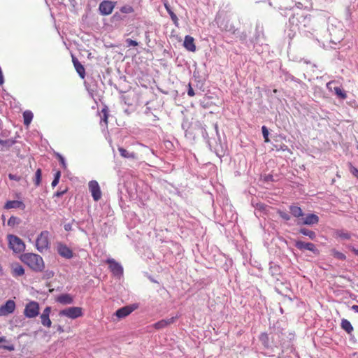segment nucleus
Segmentation results:
<instances>
[{
	"instance_id": "4d7b16f0",
	"label": "nucleus",
	"mask_w": 358,
	"mask_h": 358,
	"mask_svg": "<svg viewBox=\"0 0 358 358\" xmlns=\"http://www.w3.org/2000/svg\"><path fill=\"white\" fill-rule=\"evenodd\" d=\"M352 310L358 313V305H353L352 306Z\"/></svg>"
},
{
	"instance_id": "9b49d317",
	"label": "nucleus",
	"mask_w": 358,
	"mask_h": 358,
	"mask_svg": "<svg viewBox=\"0 0 358 358\" xmlns=\"http://www.w3.org/2000/svg\"><path fill=\"white\" fill-rule=\"evenodd\" d=\"M295 247L301 251L308 250L314 254H318L319 251L315 244L312 243H306L302 241H296Z\"/></svg>"
},
{
	"instance_id": "2eb2a0df",
	"label": "nucleus",
	"mask_w": 358,
	"mask_h": 358,
	"mask_svg": "<svg viewBox=\"0 0 358 358\" xmlns=\"http://www.w3.org/2000/svg\"><path fill=\"white\" fill-rule=\"evenodd\" d=\"M15 309V303L13 300H8L0 307V316L8 315L13 313Z\"/></svg>"
},
{
	"instance_id": "49530a36",
	"label": "nucleus",
	"mask_w": 358,
	"mask_h": 358,
	"mask_svg": "<svg viewBox=\"0 0 358 358\" xmlns=\"http://www.w3.org/2000/svg\"><path fill=\"white\" fill-rule=\"evenodd\" d=\"M145 40L146 44L148 46H150L149 43L150 42V34H149V32H145Z\"/></svg>"
},
{
	"instance_id": "ea45409f",
	"label": "nucleus",
	"mask_w": 358,
	"mask_h": 358,
	"mask_svg": "<svg viewBox=\"0 0 358 358\" xmlns=\"http://www.w3.org/2000/svg\"><path fill=\"white\" fill-rule=\"evenodd\" d=\"M278 214L282 220L285 221H288L290 220V215L285 211L278 210Z\"/></svg>"
},
{
	"instance_id": "13d9d810",
	"label": "nucleus",
	"mask_w": 358,
	"mask_h": 358,
	"mask_svg": "<svg viewBox=\"0 0 358 358\" xmlns=\"http://www.w3.org/2000/svg\"><path fill=\"white\" fill-rule=\"evenodd\" d=\"M113 18L115 20H119L120 19V15L116 13L113 15Z\"/></svg>"
},
{
	"instance_id": "5701e85b",
	"label": "nucleus",
	"mask_w": 358,
	"mask_h": 358,
	"mask_svg": "<svg viewBox=\"0 0 358 358\" xmlns=\"http://www.w3.org/2000/svg\"><path fill=\"white\" fill-rule=\"evenodd\" d=\"M164 7L166 8V10L167 11V13L170 15V17H171L173 23L174 24V25L176 27H179L178 18L177 15L171 10V6H169V4L165 3H164Z\"/></svg>"
},
{
	"instance_id": "c85d7f7f",
	"label": "nucleus",
	"mask_w": 358,
	"mask_h": 358,
	"mask_svg": "<svg viewBox=\"0 0 358 358\" xmlns=\"http://www.w3.org/2000/svg\"><path fill=\"white\" fill-rule=\"evenodd\" d=\"M34 115L30 110H25L23 113L24 124L29 126L32 121Z\"/></svg>"
},
{
	"instance_id": "cd10ccee",
	"label": "nucleus",
	"mask_w": 358,
	"mask_h": 358,
	"mask_svg": "<svg viewBox=\"0 0 358 358\" xmlns=\"http://www.w3.org/2000/svg\"><path fill=\"white\" fill-rule=\"evenodd\" d=\"M299 232L306 236H308L310 240H315L316 238V234L315 231L310 230L306 228H301Z\"/></svg>"
},
{
	"instance_id": "bb28decb",
	"label": "nucleus",
	"mask_w": 358,
	"mask_h": 358,
	"mask_svg": "<svg viewBox=\"0 0 358 358\" xmlns=\"http://www.w3.org/2000/svg\"><path fill=\"white\" fill-rule=\"evenodd\" d=\"M23 205H24L23 203L20 201H17V200L8 201L6 203L4 208L6 209L19 208H20L21 206H23Z\"/></svg>"
},
{
	"instance_id": "dca6fc26",
	"label": "nucleus",
	"mask_w": 358,
	"mask_h": 358,
	"mask_svg": "<svg viewBox=\"0 0 358 358\" xmlns=\"http://www.w3.org/2000/svg\"><path fill=\"white\" fill-rule=\"evenodd\" d=\"M51 312V308L47 306L41 315V324L46 327H50L52 322L50 320V313Z\"/></svg>"
},
{
	"instance_id": "39448f33",
	"label": "nucleus",
	"mask_w": 358,
	"mask_h": 358,
	"mask_svg": "<svg viewBox=\"0 0 358 358\" xmlns=\"http://www.w3.org/2000/svg\"><path fill=\"white\" fill-rule=\"evenodd\" d=\"M24 314L27 318H33L39 314V305L36 301H30L24 308Z\"/></svg>"
},
{
	"instance_id": "58836bf2",
	"label": "nucleus",
	"mask_w": 358,
	"mask_h": 358,
	"mask_svg": "<svg viewBox=\"0 0 358 358\" xmlns=\"http://www.w3.org/2000/svg\"><path fill=\"white\" fill-rule=\"evenodd\" d=\"M262 131L263 137L264 138V141L265 142H268L269 141V139H268L269 132H268V128L266 126H264V125L262 126Z\"/></svg>"
},
{
	"instance_id": "f8f14e48",
	"label": "nucleus",
	"mask_w": 358,
	"mask_h": 358,
	"mask_svg": "<svg viewBox=\"0 0 358 358\" xmlns=\"http://www.w3.org/2000/svg\"><path fill=\"white\" fill-rule=\"evenodd\" d=\"M90 192L95 201H98L101 198V192L99 185L96 180H91L88 184Z\"/></svg>"
},
{
	"instance_id": "a878e982",
	"label": "nucleus",
	"mask_w": 358,
	"mask_h": 358,
	"mask_svg": "<svg viewBox=\"0 0 358 358\" xmlns=\"http://www.w3.org/2000/svg\"><path fill=\"white\" fill-rule=\"evenodd\" d=\"M12 273L15 277L22 276L24 274V269L21 265L17 264L13 266Z\"/></svg>"
},
{
	"instance_id": "f704fd0d",
	"label": "nucleus",
	"mask_w": 358,
	"mask_h": 358,
	"mask_svg": "<svg viewBox=\"0 0 358 358\" xmlns=\"http://www.w3.org/2000/svg\"><path fill=\"white\" fill-rule=\"evenodd\" d=\"M56 157L58 159L59 163L61 164L62 168L64 169H66L67 167L66 160L64 157L59 153H56Z\"/></svg>"
},
{
	"instance_id": "423d86ee",
	"label": "nucleus",
	"mask_w": 358,
	"mask_h": 358,
	"mask_svg": "<svg viewBox=\"0 0 358 358\" xmlns=\"http://www.w3.org/2000/svg\"><path fill=\"white\" fill-rule=\"evenodd\" d=\"M320 221L319 217L314 213L305 215L302 218L297 220V225H309L312 226L318 224Z\"/></svg>"
},
{
	"instance_id": "20e7f679",
	"label": "nucleus",
	"mask_w": 358,
	"mask_h": 358,
	"mask_svg": "<svg viewBox=\"0 0 358 358\" xmlns=\"http://www.w3.org/2000/svg\"><path fill=\"white\" fill-rule=\"evenodd\" d=\"M60 316H66L70 319H76L83 315L82 308L80 307H69L60 310Z\"/></svg>"
},
{
	"instance_id": "4c0bfd02",
	"label": "nucleus",
	"mask_w": 358,
	"mask_h": 358,
	"mask_svg": "<svg viewBox=\"0 0 358 358\" xmlns=\"http://www.w3.org/2000/svg\"><path fill=\"white\" fill-rule=\"evenodd\" d=\"M35 180H34V182H35V185L36 186L39 185L40 182H41V170L40 169H37L36 173H35Z\"/></svg>"
},
{
	"instance_id": "9d476101",
	"label": "nucleus",
	"mask_w": 358,
	"mask_h": 358,
	"mask_svg": "<svg viewBox=\"0 0 358 358\" xmlns=\"http://www.w3.org/2000/svg\"><path fill=\"white\" fill-rule=\"evenodd\" d=\"M138 307V305L137 303H133L122 307L115 311V315L120 319L124 318L131 314L136 309H137Z\"/></svg>"
},
{
	"instance_id": "69168bd1",
	"label": "nucleus",
	"mask_w": 358,
	"mask_h": 358,
	"mask_svg": "<svg viewBox=\"0 0 358 358\" xmlns=\"http://www.w3.org/2000/svg\"><path fill=\"white\" fill-rule=\"evenodd\" d=\"M278 3L282 1V0H275Z\"/></svg>"
},
{
	"instance_id": "603ef678",
	"label": "nucleus",
	"mask_w": 358,
	"mask_h": 358,
	"mask_svg": "<svg viewBox=\"0 0 358 358\" xmlns=\"http://www.w3.org/2000/svg\"><path fill=\"white\" fill-rule=\"evenodd\" d=\"M59 181V180H56V179L54 178L52 182V184H51L52 187H56L58 185Z\"/></svg>"
},
{
	"instance_id": "de8ad7c7",
	"label": "nucleus",
	"mask_w": 358,
	"mask_h": 358,
	"mask_svg": "<svg viewBox=\"0 0 358 358\" xmlns=\"http://www.w3.org/2000/svg\"><path fill=\"white\" fill-rule=\"evenodd\" d=\"M64 228L65 231H69L72 230V224L71 223H66L64 224Z\"/></svg>"
},
{
	"instance_id": "f3484780",
	"label": "nucleus",
	"mask_w": 358,
	"mask_h": 358,
	"mask_svg": "<svg viewBox=\"0 0 358 358\" xmlns=\"http://www.w3.org/2000/svg\"><path fill=\"white\" fill-rule=\"evenodd\" d=\"M177 317H178L176 316V317H172L167 318V319H163V320L155 323L153 324V327H155V329H156L157 330L164 329V328L168 327L169 325L173 324L176 321Z\"/></svg>"
},
{
	"instance_id": "7c9ffc66",
	"label": "nucleus",
	"mask_w": 358,
	"mask_h": 358,
	"mask_svg": "<svg viewBox=\"0 0 358 358\" xmlns=\"http://www.w3.org/2000/svg\"><path fill=\"white\" fill-rule=\"evenodd\" d=\"M292 7H293V1H292V0H282L279 3L278 8L280 10L291 9Z\"/></svg>"
},
{
	"instance_id": "4be33fe9",
	"label": "nucleus",
	"mask_w": 358,
	"mask_h": 358,
	"mask_svg": "<svg viewBox=\"0 0 358 358\" xmlns=\"http://www.w3.org/2000/svg\"><path fill=\"white\" fill-rule=\"evenodd\" d=\"M341 327L349 335L352 334L354 328L351 324L350 322L347 319H342L341 322Z\"/></svg>"
},
{
	"instance_id": "aec40b11",
	"label": "nucleus",
	"mask_w": 358,
	"mask_h": 358,
	"mask_svg": "<svg viewBox=\"0 0 358 358\" xmlns=\"http://www.w3.org/2000/svg\"><path fill=\"white\" fill-rule=\"evenodd\" d=\"M57 302L63 304H71L73 302V297L69 294H62L56 298Z\"/></svg>"
},
{
	"instance_id": "864d4df0",
	"label": "nucleus",
	"mask_w": 358,
	"mask_h": 358,
	"mask_svg": "<svg viewBox=\"0 0 358 358\" xmlns=\"http://www.w3.org/2000/svg\"><path fill=\"white\" fill-rule=\"evenodd\" d=\"M265 180L266 181H273V176L272 175L266 176V178H265Z\"/></svg>"
},
{
	"instance_id": "b1692460",
	"label": "nucleus",
	"mask_w": 358,
	"mask_h": 358,
	"mask_svg": "<svg viewBox=\"0 0 358 358\" xmlns=\"http://www.w3.org/2000/svg\"><path fill=\"white\" fill-rule=\"evenodd\" d=\"M269 273L273 277H277L280 275L281 268L279 265L270 262L269 264Z\"/></svg>"
},
{
	"instance_id": "bf43d9fd",
	"label": "nucleus",
	"mask_w": 358,
	"mask_h": 358,
	"mask_svg": "<svg viewBox=\"0 0 358 358\" xmlns=\"http://www.w3.org/2000/svg\"><path fill=\"white\" fill-rule=\"evenodd\" d=\"M57 331L59 332H63L64 331L63 327L62 326H60V325L57 326Z\"/></svg>"
},
{
	"instance_id": "a19ab883",
	"label": "nucleus",
	"mask_w": 358,
	"mask_h": 358,
	"mask_svg": "<svg viewBox=\"0 0 358 358\" xmlns=\"http://www.w3.org/2000/svg\"><path fill=\"white\" fill-rule=\"evenodd\" d=\"M126 46L127 48L131 46H137L138 45V43L136 41H134L131 38H127L125 40Z\"/></svg>"
},
{
	"instance_id": "0eeeda50",
	"label": "nucleus",
	"mask_w": 358,
	"mask_h": 358,
	"mask_svg": "<svg viewBox=\"0 0 358 358\" xmlns=\"http://www.w3.org/2000/svg\"><path fill=\"white\" fill-rule=\"evenodd\" d=\"M310 17L307 15H293L289 18V22L292 24H296V26L299 27V29H301V27L303 26L306 27L308 26V24L310 22Z\"/></svg>"
},
{
	"instance_id": "09e8293b",
	"label": "nucleus",
	"mask_w": 358,
	"mask_h": 358,
	"mask_svg": "<svg viewBox=\"0 0 358 358\" xmlns=\"http://www.w3.org/2000/svg\"><path fill=\"white\" fill-rule=\"evenodd\" d=\"M351 173L352 174L355 176V177H357L358 178V169L353 167L352 169L351 170Z\"/></svg>"
},
{
	"instance_id": "4468645a",
	"label": "nucleus",
	"mask_w": 358,
	"mask_h": 358,
	"mask_svg": "<svg viewBox=\"0 0 358 358\" xmlns=\"http://www.w3.org/2000/svg\"><path fill=\"white\" fill-rule=\"evenodd\" d=\"M57 251L61 257L68 259H71L73 256L72 250L66 245L61 243L57 244Z\"/></svg>"
},
{
	"instance_id": "c756f323",
	"label": "nucleus",
	"mask_w": 358,
	"mask_h": 358,
	"mask_svg": "<svg viewBox=\"0 0 358 358\" xmlns=\"http://www.w3.org/2000/svg\"><path fill=\"white\" fill-rule=\"evenodd\" d=\"M216 22L222 30L226 31H230L231 30V26L229 25L227 22L224 23L223 20H220V18H216Z\"/></svg>"
},
{
	"instance_id": "e2e57ef3",
	"label": "nucleus",
	"mask_w": 358,
	"mask_h": 358,
	"mask_svg": "<svg viewBox=\"0 0 358 358\" xmlns=\"http://www.w3.org/2000/svg\"><path fill=\"white\" fill-rule=\"evenodd\" d=\"M53 276V273L52 272H50V273L48 274V278H50V277H52Z\"/></svg>"
},
{
	"instance_id": "8fccbe9b",
	"label": "nucleus",
	"mask_w": 358,
	"mask_h": 358,
	"mask_svg": "<svg viewBox=\"0 0 358 358\" xmlns=\"http://www.w3.org/2000/svg\"><path fill=\"white\" fill-rule=\"evenodd\" d=\"M348 248H349L351 251H352V252H353L356 255H357V256H358V250H357V249H356L354 246H352V245H350V246L348 247Z\"/></svg>"
},
{
	"instance_id": "0e129e2a",
	"label": "nucleus",
	"mask_w": 358,
	"mask_h": 358,
	"mask_svg": "<svg viewBox=\"0 0 358 358\" xmlns=\"http://www.w3.org/2000/svg\"><path fill=\"white\" fill-rule=\"evenodd\" d=\"M263 206H264L263 204H259V205H258V206H259V208H263Z\"/></svg>"
},
{
	"instance_id": "473e14b6",
	"label": "nucleus",
	"mask_w": 358,
	"mask_h": 358,
	"mask_svg": "<svg viewBox=\"0 0 358 358\" xmlns=\"http://www.w3.org/2000/svg\"><path fill=\"white\" fill-rule=\"evenodd\" d=\"M336 235L343 240H349L351 238V234L349 232L345 231L343 230H338L336 231Z\"/></svg>"
},
{
	"instance_id": "6e6d98bb",
	"label": "nucleus",
	"mask_w": 358,
	"mask_h": 358,
	"mask_svg": "<svg viewBox=\"0 0 358 358\" xmlns=\"http://www.w3.org/2000/svg\"><path fill=\"white\" fill-rule=\"evenodd\" d=\"M106 124L108 123V115L106 113H104L103 117L101 119Z\"/></svg>"
},
{
	"instance_id": "ddd939ff",
	"label": "nucleus",
	"mask_w": 358,
	"mask_h": 358,
	"mask_svg": "<svg viewBox=\"0 0 358 358\" xmlns=\"http://www.w3.org/2000/svg\"><path fill=\"white\" fill-rule=\"evenodd\" d=\"M327 88L329 91L334 92L337 96L341 99H345L347 98L346 93L340 86L336 85V83L334 80L329 81L327 83Z\"/></svg>"
},
{
	"instance_id": "052dcab7",
	"label": "nucleus",
	"mask_w": 358,
	"mask_h": 358,
	"mask_svg": "<svg viewBox=\"0 0 358 358\" xmlns=\"http://www.w3.org/2000/svg\"><path fill=\"white\" fill-rule=\"evenodd\" d=\"M214 128H215V131H216L217 135L218 136V135H219V132H218V126H217V124H214Z\"/></svg>"
},
{
	"instance_id": "a211bd4d",
	"label": "nucleus",
	"mask_w": 358,
	"mask_h": 358,
	"mask_svg": "<svg viewBox=\"0 0 358 358\" xmlns=\"http://www.w3.org/2000/svg\"><path fill=\"white\" fill-rule=\"evenodd\" d=\"M183 45H184V47L189 51L194 52L196 50L194 39L191 36L187 35L185 37Z\"/></svg>"
},
{
	"instance_id": "f257e3e1",
	"label": "nucleus",
	"mask_w": 358,
	"mask_h": 358,
	"mask_svg": "<svg viewBox=\"0 0 358 358\" xmlns=\"http://www.w3.org/2000/svg\"><path fill=\"white\" fill-rule=\"evenodd\" d=\"M20 259L34 271H41L44 268L43 258L38 255L24 253L20 256Z\"/></svg>"
},
{
	"instance_id": "338daca9",
	"label": "nucleus",
	"mask_w": 358,
	"mask_h": 358,
	"mask_svg": "<svg viewBox=\"0 0 358 358\" xmlns=\"http://www.w3.org/2000/svg\"><path fill=\"white\" fill-rule=\"evenodd\" d=\"M292 80H294V81H296V79H294V77L292 78Z\"/></svg>"
},
{
	"instance_id": "a18cd8bd",
	"label": "nucleus",
	"mask_w": 358,
	"mask_h": 358,
	"mask_svg": "<svg viewBox=\"0 0 358 358\" xmlns=\"http://www.w3.org/2000/svg\"><path fill=\"white\" fill-rule=\"evenodd\" d=\"M187 94L189 96H194L195 93H194V91L193 90V88L192 87L191 85L189 84L188 85V90H187Z\"/></svg>"
},
{
	"instance_id": "774afa93",
	"label": "nucleus",
	"mask_w": 358,
	"mask_h": 358,
	"mask_svg": "<svg viewBox=\"0 0 358 358\" xmlns=\"http://www.w3.org/2000/svg\"><path fill=\"white\" fill-rule=\"evenodd\" d=\"M292 80H294V81H296V79H294V77L292 78Z\"/></svg>"
},
{
	"instance_id": "72a5a7b5",
	"label": "nucleus",
	"mask_w": 358,
	"mask_h": 358,
	"mask_svg": "<svg viewBox=\"0 0 358 358\" xmlns=\"http://www.w3.org/2000/svg\"><path fill=\"white\" fill-rule=\"evenodd\" d=\"M331 253H332V255L338 259L345 260L346 259V256L343 253H342L338 250H332Z\"/></svg>"
},
{
	"instance_id": "f03ea898",
	"label": "nucleus",
	"mask_w": 358,
	"mask_h": 358,
	"mask_svg": "<svg viewBox=\"0 0 358 358\" xmlns=\"http://www.w3.org/2000/svg\"><path fill=\"white\" fill-rule=\"evenodd\" d=\"M9 248L15 253H20L25 250V244L18 236L13 234L7 236Z\"/></svg>"
},
{
	"instance_id": "680f3d73",
	"label": "nucleus",
	"mask_w": 358,
	"mask_h": 358,
	"mask_svg": "<svg viewBox=\"0 0 358 358\" xmlns=\"http://www.w3.org/2000/svg\"><path fill=\"white\" fill-rule=\"evenodd\" d=\"M280 149L282 150H287V146L285 145H281Z\"/></svg>"
},
{
	"instance_id": "c9c22d12",
	"label": "nucleus",
	"mask_w": 358,
	"mask_h": 358,
	"mask_svg": "<svg viewBox=\"0 0 358 358\" xmlns=\"http://www.w3.org/2000/svg\"><path fill=\"white\" fill-rule=\"evenodd\" d=\"M260 341L264 345V346L268 347V336L266 333H263L261 334L259 337Z\"/></svg>"
},
{
	"instance_id": "393cba45",
	"label": "nucleus",
	"mask_w": 358,
	"mask_h": 358,
	"mask_svg": "<svg viewBox=\"0 0 358 358\" xmlns=\"http://www.w3.org/2000/svg\"><path fill=\"white\" fill-rule=\"evenodd\" d=\"M118 150H119L120 155L124 158H127V159H136V153H134V152H129L128 150H127L126 149H124L122 147H120L118 148Z\"/></svg>"
},
{
	"instance_id": "79ce46f5",
	"label": "nucleus",
	"mask_w": 358,
	"mask_h": 358,
	"mask_svg": "<svg viewBox=\"0 0 358 358\" xmlns=\"http://www.w3.org/2000/svg\"><path fill=\"white\" fill-rule=\"evenodd\" d=\"M18 218L16 217L11 216L8 220V225L13 227L15 224H18Z\"/></svg>"
},
{
	"instance_id": "5fc2aeb1",
	"label": "nucleus",
	"mask_w": 358,
	"mask_h": 358,
	"mask_svg": "<svg viewBox=\"0 0 358 358\" xmlns=\"http://www.w3.org/2000/svg\"><path fill=\"white\" fill-rule=\"evenodd\" d=\"M202 136L204 138H208V134L206 131V129H204L203 131H202Z\"/></svg>"
},
{
	"instance_id": "c03bdc74",
	"label": "nucleus",
	"mask_w": 358,
	"mask_h": 358,
	"mask_svg": "<svg viewBox=\"0 0 358 358\" xmlns=\"http://www.w3.org/2000/svg\"><path fill=\"white\" fill-rule=\"evenodd\" d=\"M66 192H67L66 189L64 190H62V191H57L54 194V196L55 197H60V196H63Z\"/></svg>"
},
{
	"instance_id": "e433bc0d",
	"label": "nucleus",
	"mask_w": 358,
	"mask_h": 358,
	"mask_svg": "<svg viewBox=\"0 0 358 358\" xmlns=\"http://www.w3.org/2000/svg\"><path fill=\"white\" fill-rule=\"evenodd\" d=\"M120 11L122 13H131L134 11V8L129 5H125L120 8Z\"/></svg>"
},
{
	"instance_id": "6ab92c4d",
	"label": "nucleus",
	"mask_w": 358,
	"mask_h": 358,
	"mask_svg": "<svg viewBox=\"0 0 358 358\" xmlns=\"http://www.w3.org/2000/svg\"><path fill=\"white\" fill-rule=\"evenodd\" d=\"M289 212L293 217L297 218V220L302 218L305 215L302 209L296 205H291L289 207Z\"/></svg>"
},
{
	"instance_id": "6e6552de",
	"label": "nucleus",
	"mask_w": 358,
	"mask_h": 358,
	"mask_svg": "<svg viewBox=\"0 0 358 358\" xmlns=\"http://www.w3.org/2000/svg\"><path fill=\"white\" fill-rule=\"evenodd\" d=\"M106 263L109 265V269L114 276L120 278L123 275V267L114 259H108Z\"/></svg>"
},
{
	"instance_id": "37998d69",
	"label": "nucleus",
	"mask_w": 358,
	"mask_h": 358,
	"mask_svg": "<svg viewBox=\"0 0 358 358\" xmlns=\"http://www.w3.org/2000/svg\"><path fill=\"white\" fill-rule=\"evenodd\" d=\"M8 178L10 180L20 181L21 180V177L17 175H14L12 173L8 174Z\"/></svg>"
},
{
	"instance_id": "7ed1b4c3",
	"label": "nucleus",
	"mask_w": 358,
	"mask_h": 358,
	"mask_svg": "<svg viewBox=\"0 0 358 358\" xmlns=\"http://www.w3.org/2000/svg\"><path fill=\"white\" fill-rule=\"evenodd\" d=\"M49 232L48 231H43L38 236L36 241V247L40 252L49 248Z\"/></svg>"
},
{
	"instance_id": "412c9836",
	"label": "nucleus",
	"mask_w": 358,
	"mask_h": 358,
	"mask_svg": "<svg viewBox=\"0 0 358 358\" xmlns=\"http://www.w3.org/2000/svg\"><path fill=\"white\" fill-rule=\"evenodd\" d=\"M73 63L78 75L80 76V78H84L85 76V71L84 66L80 64V62H79V61L76 57H73Z\"/></svg>"
},
{
	"instance_id": "3c124183",
	"label": "nucleus",
	"mask_w": 358,
	"mask_h": 358,
	"mask_svg": "<svg viewBox=\"0 0 358 358\" xmlns=\"http://www.w3.org/2000/svg\"><path fill=\"white\" fill-rule=\"evenodd\" d=\"M60 177H61V172L59 171H58L55 173L54 178L59 180Z\"/></svg>"
},
{
	"instance_id": "2f4dec72",
	"label": "nucleus",
	"mask_w": 358,
	"mask_h": 358,
	"mask_svg": "<svg viewBox=\"0 0 358 358\" xmlns=\"http://www.w3.org/2000/svg\"><path fill=\"white\" fill-rule=\"evenodd\" d=\"M15 141L13 140H10V139H8V140H1L0 139V147L1 148V150H3V148H10L11 147L14 143H15Z\"/></svg>"
},
{
	"instance_id": "1a4fd4ad",
	"label": "nucleus",
	"mask_w": 358,
	"mask_h": 358,
	"mask_svg": "<svg viewBox=\"0 0 358 358\" xmlns=\"http://www.w3.org/2000/svg\"><path fill=\"white\" fill-rule=\"evenodd\" d=\"M116 2L104 0L99 3V10L101 15H108L112 13Z\"/></svg>"
}]
</instances>
